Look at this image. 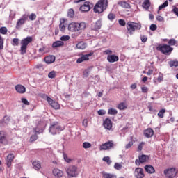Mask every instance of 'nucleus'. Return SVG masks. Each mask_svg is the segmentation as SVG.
Listing matches in <instances>:
<instances>
[{
  "label": "nucleus",
  "mask_w": 178,
  "mask_h": 178,
  "mask_svg": "<svg viewBox=\"0 0 178 178\" xmlns=\"http://www.w3.org/2000/svg\"><path fill=\"white\" fill-rule=\"evenodd\" d=\"M87 24L86 22H72L68 25L69 31H83L86 30Z\"/></svg>",
  "instance_id": "nucleus-1"
},
{
  "label": "nucleus",
  "mask_w": 178,
  "mask_h": 178,
  "mask_svg": "<svg viewBox=\"0 0 178 178\" xmlns=\"http://www.w3.org/2000/svg\"><path fill=\"white\" fill-rule=\"evenodd\" d=\"M108 8V0H99L94 6L95 13H102Z\"/></svg>",
  "instance_id": "nucleus-2"
},
{
  "label": "nucleus",
  "mask_w": 178,
  "mask_h": 178,
  "mask_svg": "<svg viewBox=\"0 0 178 178\" xmlns=\"http://www.w3.org/2000/svg\"><path fill=\"white\" fill-rule=\"evenodd\" d=\"M33 42V37L31 36H28L26 38H24L21 41V55H24L26 52L27 51V45L30 44V42Z\"/></svg>",
  "instance_id": "nucleus-3"
},
{
  "label": "nucleus",
  "mask_w": 178,
  "mask_h": 178,
  "mask_svg": "<svg viewBox=\"0 0 178 178\" xmlns=\"http://www.w3.org/2000/svg\"><path fill=\"white\" fill-rule=\"evenodd\" d=\"M65 128L60 126L58 122H53L51 124L50 127L49 129V133L52 134L53 136H55V134H59L60 131L64 130Z\"/></svg>",
  "instance_id": "nucleus-4"
},
{
  "label": "nucleus",
  "mask_w": 178,
  "mask_h": 178,
  "mask_svg": "<svg viewBox=\"0 0 178 178\" xmlns=\"http://www.w3.org/2000/svg\"><path fill=\"white\" fill-rule=\"evenodd\" d=\"M66 173L70 178L77 177L79 176V171L77 166L70 165L66 170Z\"/></svg>",
  "instance_id": "nucleus-5"
},
{
  "label": "nucleus",
  "mask_w": 178,
  "mask_h": 178,
  "mask_svg": "<svg viewBox=\"0 0 178 178\" xmlns=\"http://www.w3.org/2000/svg\"><path fill=\"white\" fill-rule=\"evenodd\" d=\"M157 49L161 51V52L164 54V55H170V54H172V51H173V48L170 47V46L168 44H160L157 47Z\"/></svg>",
  "instance_id": "nucleus-6"
},
{
  "label": "nucleus",
  "mask_w": 178,
  "mask_h": 178,
  "mask_svg": "<svg viewBox=\"0 0 178 178\" xmlns=\"http://www.w3.org/2000/svg\"><path fill=\"white\" fill-rule=\"evenodd\" d=\"M115 147H116V145L113 143V141L109 140L100 146V151H109V149H112Z\"/></svg>",
  "instance_id": "nucleus-7"
},
{
  "label": "nucleus",
  "mask_w": 178,
  "mask_h": 178,
  "mask_svg": "<svg viewBox=\"0 0 178 178\" xmlns=\"http://www.w3.org/2000/svg\"><path fill=\"white\" fill-rule=\"evenodd\" d=\"M92 8H94V4L87 1L80 7L79 10H81V12H90Z\"/></svg>",
  "instance_id": "nucleus-8"
},
{
  "label": "nucleus",
  "mask_w": 178,
  "mask_h": 178,
  "mask_svg": "<svg viewBox=\"0 0 178 178\" xmlns=\"http://www.w3.org/2000/svg\"><path fill=\"white\" fill-rule=\"evenodd\" d=\"M28 19H29V15L24 14L22 16V17L19 19H18V21L17 22L16 29H20V27H22V26H23V24H24L26 22H27Z\"/></svg>",
  "instance_id": "nucleus-9"
},
{
  "label": "nucleus",
  "mask_w": 178,
  "mask_h": 178,
  "mask_svg": "<svg viewBox=\"0 0 178 178\" xmlns=\"http://www.w3.org/2000/svg\"><path fill=\"white\" fill-rule=\"evenodd\" d=\"M176 173H177V171H176V169L175 168H170L164 170V175H165L168 178L175 177V176H176Z\"/></svg>",
  "instance_id": "nucleus-10"
},
{
  "label": "nucleus",
  "mask_w": 178,
  "mask_h": 178,
  "mask_svg": "<svg viewBox=\"0 0 178 178\" xmlns=\"http://www.w3.org/2000/svg\"><path fill=\"white\" fill-rule=\"evenodd\" d=\"M134 176L136 178H143L145 175H144V170L141 168H137L134 171Z\"/></svg>",
  "instance_id": "nucleus-11"
},
{
  "label": "nucleus",
  "mask_w": 178,
  "mask_h": 178,
  "mask_svg": "<svg viewBox=\"0 0 178 178\" xmlns=\"http://www.w3.org/2000/svg\"><path fill=\"white\" fill-rule=\"evenodd\" d=\"M92 56V53L82 55L80 58H79L76 60V63H83V62H86V60H89L90 56Z\"/></svg>",
  "instance_id": "nucleus-12"
},
{
  "label": "nucleus",
  "mask_w": 178,
  "mask_h": 178,
  "mask_svg": "<svg viewBox=\"0 0 178 178\" xmlns=\"http://www.w3.org/2000/svg\"><path fill=\"white\" fill-rule=\"evenodd\" d=\"M127 29L128 34H130V35H133V33H134V26L133 24V22H128L127 23Z\"/></svg>",
  "instance_id": "nucleus-13"
},
{
  "label": "nucleus",
  "mask_w": 178,
  "mask_h": 178,
  "mask_svg": "<svg viewBox=\"0 0 178 178\" xmlns=\"http://www.w3.org/2000/svg\"><path fill=\"white\" fill-rule=\"evenodd\" d=\"M15 159V154L10 153L7 156L6 158V165L8 168H10L12 166V162Z\"/></svg>",
  "instance_id": "nucleus-14"
},
{
  "label": "nucleus",
  "mask_w": 178,
  "mask_h": 178,
  "mask_svg": "<svg viewBox=\"0 0 178 178\" xmlns=\"http://www.w3.org/2000/svg\"><path fill=\"white\" fill-rule=\"evenodd\" d=\"M6 133L3 131H0V144H7Z\"/></svg>",
  "instance_id": "nucleus-15"
},
{
  "label": "nucleus",
  "mask_w": 178,
  "mask_h": 178,
  "mask_svg": "<svg viewBox=\"0 0 178 178\" xmlns=\"http://www.w3.org/2000/svg\"><path fill=\"white\" fill-rule=\"evenodd\" d=\"M103 125L107 130H111L112 129V121L110 118H106L103 122Z\"/></svg>",
  "instance_id": "nucleus-16"
},
{
  "label": "nucleus",
  "mask_w": 178,
  "mask_h": 178,
  "mask_svg": "<svg viewBox=\"0 0 178 178\" xmlns=\"http://www.w3.org/2000/svg\"><path fill=\"white\" fill-rule=\"evenodd\" d=\"M107 60L109 63H115V62H118L119 60V56L116 55H108L107 56Z\"/></svg>",
  "instance_id": "nucleus-17"
},
{
  "label": "nucleus",
  "mask_w": 178,
  "mask_h": 178,
  "mask_svg": "<svg viewBox=\"0 0 178 178\" xmlns=\"http://www.w3.org/2000/svg\"><path fill=\"white\" fill-rule=\"evenodd\" d=\"M52 173L55 177L60 178L63 176V171L58 168H54L52 171Z\"/></svg>",
  "instance_id": "nucleus-18"
},
{
  "label": "nucleus",
  "mask_w": 178,
  "mask_h": 178,
  "mask_svg": "<svg viewBox=\"0 0 178 178\" xmlns=\"http://www.w3.org/2000/svg\"><path fill=\"white\" fill-rule=\"evenodd\" d=\"M102 27V21L101 19L97 20L95 24L92 26V30L98 31Z\"/></svg>",
  "instance_id": "nucleus-19"
},
{
  "label": "nucleus",
  "mask_w": 178,
  "mask_h": 178,
  "mask_svg": "<svg viewBox=\"0 0 178 178\" xmlns=\"http://www.w3.org/2000/svg\"><path fill=\"white\" fill-rule=\"evenodd\" d=\"M144 136L147 138H151V137L154 136V129L151 128H147L146 130L144 131Z\"/></svg>",
  "instance_id": "nucleus-20"
},
{
  "label": "nucleus",
  "mask_w": 178,
  "mask_h": 178,
  "mask_svg": "<svg viewBox=\"0 0 178 178\" xmlns=\"http://www.w3.org/2000/svg\"><path fill=\"white\" fill-rule=\"evenodd\" d=\"M15 90L19 94H24L26 92V87L23 86V85H16Z\"/></svg>",
  "instance_id": "nucleus-21"
},
{
  "label": "nucleus",
  "mask_w": 178,
  "mask_h": 178,
  "mask_svg": "<svg viewBox=\"0 0 178 178\" xmlns=\"http://www.w3.org/2000/svg\"><path fill=\"white\" fill-rule=\"evenodd\" d=\"M48 104H49L54 109H60V105L52 99H50V102H49Z\"/></svg>",
  "instance_id": "nucleus-22"
},
{
  "label": "nucleus",
  "mask_w": 178,
  "mask_h": 178,
  "mask_svg": "<svg viewBox=\"0 0 178 178\" xmlns=\"http://www.w3.org/2000/svg\"><path fill=\"white\" fill-rule=\"evenodd\" d=\"M55 56H47L44 58V62L49 65L51 63H54V62H55Z\"/></svg>",
  "instance_id": "nucleus-23"
},
{
  "label": "nucleus",
  "mask_w": 178,
  "mask_h": 178,
  "mask_svg": "<svg viewBox=\"0 0 178 178\" xmlns=\"http://www.w3.org/2000/svg\"><path fill=\"white\" fill-rule=\"evenodd\" d=\"M145 170H146V172L149 174L155 173V168H154V167L150 165H145Z\"/></svg>",
  "instance_id": "nucleus-24"
},
{
  "label": "nucleus",
  "mask_w": 178,
  "mask_h": 178,
  "mask_svg": "<svg viewBox=\"0 0 178 178\" xmlns=\"http://www.w3.org/2000/svg\"><path fill=\"white\" fill-rule=\"evenodd\" d=\"M77 49H86L87 48V43L84 42H79L76 44Z\"/></svg>",
  "instance_id": "nucleus-25"
},
{
  "label": "nucleus",
  "mask_w": 178,
  "mask_h": 178,
  "mask_svg": "<svg viewBox=\"0 0 178 178\" xmlns=\"http://www.w3.org/2000/svg\"><path fill=\"white\" fill-rule=\"evenodd\" d=\"M65 43L63 41H56L52 44L53 48H59V47H63Z\"/></svg>",
  "instance_id": "nucleus-26"
},
{
  "label": "nucleus",
  "mask_w": 178,
  "mask_h": 178,
  "mask_svg": "<svg viewBox=\"0 0 178 178\" xmlns=\"http://www.w3.org/2000/svg\"><path fill=\"white\" fill-rule=\"evenodd\" d=\"M32 165L35 170H39L41 169V163H40V161H35L33 162Z\"/></svg>",
  "instance_id": "nucleus-27"
},
{
  "label": "nucleus",
  "mask_w": 178,
  "mask_h": 178,
  "mask_svg": "<svg viewBox=\"0 0 178 178\" xmlns=\"http://www.w3.org/2000/svg\"><path fill=\"white\" fill-rule=\"evenodd\" d=\"M117 108L120 111H124V109H127V104L124 102H121L118 105Z\"/></svg>",
  "instance_id": "nucleus-28"
},
{
  "label": "nucleus",
  "mask_w": 178,
  "mask_h": 178,
  "mask_svg": "<svg viewBox=\"0 0 178 178\" xmlns=\"http://www.w3.org/2000/svg\"><path fill=\"white\" fill-rule=\"evenodd\" d=\"M59 29L60 31H65V30H66V26H65V19H60Z\"/></svg>",
  "instance_id": "nucleus-29"
},
{
  "label": "nucleus",
  "mask_w": 178,
  "mask_h": 178,
  "mask_svg": "<svg viewBox=\"0 0 178 178\" xmlns=\"http://www.w3.org/2000/svg\"><path fill=\"white\" fill-rule=\"evenodd\" d=\"M104 178H116V175L106 172H102Z\"/></svg>",
  "instance_id": "nucleus-30"
},
{
  "label": "nucleus",
  "mask_w": 178,
  "mask_h": 178,
  "mask_svg": "<svg viewBox=\"0 0 178 178\" xmlns=\"http://www.w3.org/2000/svg\"><path fill=\"white\" fill-rule=\"evenodd\" d=\"M134 24V31H136V30H141V23L140 22H133Z\"/></svg>",
  "instance_id": "nucleus-31"
},
{
  "label": "nucleus",
  "mask_w": 178,
  "mask_h": 178,
  "mask_svg": "<svg viewBox=\"0 0 178 178\" xmlns=\"http://www.w3.org/2000/svg\"><path fill=\"white\" fill-rule=\"evenodd\" d=\"M168 65L170 67H177L178 66V61L177 60H171L168 62Z\"/></svg>",
  "instance_id": "nucleus-32"
},
{
  "label": "nucleus",
  "mask_w": 178,
  "mask_h": 178,
  "mask_svg": "<svg viewBox=\"0 0 178 178\" xmlns=\"http://www.w3.org/2000/svg\"><path fill=\"white\" fill-rule=\"evenodd\" d=\"M120 6H122V8H125L126 9H129L130 8V4L127 3L126 1H120L119 3Z\"/></svg>",
  "instance_id": "nucleus-33"
},
{
  "label": "nucleus",
  "mask_w": 178,
  "mask_h": 178,
  "mask_svg": "<svg viewBox=\"0 0 178 178\" xmlns=\"http://www.w3.org/2000/svg\"><path fill=\"white\" fill-rule=\"evenodd\" d=\"M154 81H158V83H161V81H163V74L159 72V76L154 79Z\"/></svg>",
  "instance_id": "nucleus-34"
},
{
  "label": "nucleus",
  "mask_w": 178,
  "mask_h": 178,
  "mask_svg": "<svg viewBox=\"0 0 178 178\" xmlns=\"http://www.w3.org/2000/svg\"><path fill=\"white\" fill-rule=\"evenodd\" d=\"M147 159H148V156L145 155H142L139 156L140 163H144V162H147Z\"/></svg>",
  "instance_id": "nucleus-35"
},
{
  "label": "nucleus",
  "mask_w": 178,
  "mask_h": 178,
  "mask_svg": "<svg viewBox=\"0 0 178 178\" xmlns=\"http://www.w3.org/2000/svg\"><path fill=\"white\" fill-rule=\"evenodd\" d=\"M108 115H118V110L115 109V108H109L108 111Z\"/></svg>",
  "instance_id": "nucleus-36"
},
{
  "label": "nucleus",
  "mask_w": 178,
  "mask_h": 178,
  "mask_svg": "<svg viewBox=\"0 0 178 178\" xmlns=\"http://www.w3.org/2000/svg\"><path fill=\"white\" fill-rule=\"evenodd\" d=\"M67 16L71 19L74 17V10L72 8L69 9L67 13Z\"/></svg>",
  "instance_id": "nucleus-37"
},
{
  "label": "nucleus",
  "mask_w": 178,
  "mask_h": 178,
  "mask_svg": "<svg viewBox=\"0 0 178 178\" xmlns=\"http://www.w3.org/2000/svg\"><path fill=\"white\" fill-rule=\"evenodd\" d=\"M149 0H145V1L143 3V6L145 8V9H148L150 6Z\"/></svg>",
  "instance_id": "nucleus-38"
},
{
  "label": "nucleus",
  "mask_w": 178,
  "mask_h": 178,
  "mask_svg": "<svg viewBox=\"0 0 178 178\" xmlns=\"http://www.w3.org/2000/svg\"><path fill=\"white\" fill-rule=\"evenodd\" d=\"M122 163H115L114 165V169H115L116 170H120V169H122Z\"/></svg>",
  "instance_id": "nucleus-39"
},
{
  "label": "nucleus",
  "mask_w": 178,
  "mask_h": 178,
  "mask_svg": "<svg viewBox=\"0 0 178 178\" xmlns=\"http://www.w3.org/2000/svg\"><path fill=\"white\" fill-rule=\"evenodd\" d=\"M168 5H169V2H168V1H165L163 4L159 6V10H162V9H163V8H166Z\"/></svg>",
  "instance_id": "nucleus-40"
},
{
  "label": "nucleus",
  "mask_w": 178,
  "mask_h": 178,
  "mask_svg": "<svg viewBox=\"0 0 178 178\" xmlns=\"http://www.w3.org/2000/svg\"><path fill=\"white\" fill-rule=\"evenodd\" d=\"M165 112H166V110L163 108L160 110L157 114L159 118H163V115H165Z\"/></svg>",
  "instance_id": "nucleus-41"
},
{
  "label": "nucleus",
  "mask_w": 178,
  "mask_h": 178,
  "mask_svg": "<svg viewBox=\"0 0 178 178\" xmlns=\"http://www.w3.org/2000/svg\"><path fill=\"white\" fill-rule=\"evenodd\" d=\"M56 76V72L55 71H51L48 74L49 79H55Z\"/></svg>",
  "instance_id": "nucleus-42"
},
{
  "label": "nucleus",
  "mask_w": 178,
  "mask_h": 178,
  "mask_svg": "<svg viewBox=\"0 0 178 178\" xmlns=\"http://www.w3.org/2000/svg\"><path fill=\"white\" fill-rule=\"evenodd\" d=\"M40 97L43 99H46V101H47V102H51V97H48V95H47L46 94H42L40 95Z\"/></svg>",
  "instance_id": "nucleus-43"
},
{
  "label": "nucleus",
  "mask_w": 178,
  "mask_h": 178,
  "mask_svg": "<svg viewBox=\"0 0 178 178\" xmlns=\"http://www.w3.org/2000/svg\"><path fill=\"white\" fill-rule=\"evenodd\" d=\"M116 17V15L112 13H110L108 15V19L111 20V22H113V20H115V18Z\"/></svg>",
  "instance_id": "nucleus-44"
},
{
  "label": "nucleus",
  "mask_w": 178,
  "mask_h": 178,
  "mask_svg": "<svg viewBox=\"0 0 178 178\" xmlns=\"http://www.w3.org/2000/svg\"><path fill=\"white\" fill-rule=\"evenodd\" d=\"M29 20L34 21L37 19V15L35 13H31L30 15H28Z\"/></svg>",
  "instance_id": "nucleus-45"
},
{
  "label": "nucleus",
  "mask_w": 178,
  "mask_h": 178,
  "mask_svg": "<svg viewBox=\"0 0 178 178\" xmlns=\"http://www.w3.org/2000/svg\"><path fill=\"white\" fill-rule=\"evenodd\" d=\"M63 158H64V161L65 162H67V163H70V162H72V160L70 158H69L67 156V155H66V154L63 153Z\"/></svg>",
  "instance_id": "nucleus-46"
},
{
  "label": "nucleus",
  "mask_w": 178,
  "mask_h": 178,
  "mask_svg": "<svg viewBox=\"0 0 178 178\" xmlns=\"http://www.w3.org/2000/svg\"><path fill=\"white\" fill-rule=\"evenodd\" d=\"M83 148H85V149L91 148V143H90L88 142H85L83 143Z\"/></svg>",
  "instance_id": "nucleus-47"
},
{
  "label": "nucleus",
  "mask_w": 178,
  "mask_h": 178,
  "mask_svg": "<svg viewBox=\"0 0 178 178\" xmlns=\"http://www.w3.org/2000/svg\"><path fill=\"white\" fill-rule=\"evenodd\" d=\"M103 161L104 162H106V163H108V165H111V163H112V161H111V158H109V156L104 157Z\"/></svg>",
  "instance_id": "nucleus-48"
},
{
  "label": "nucleus",
  "mask_w": 178,
  "mask_h": 178,
  "mask_svg": "<svg viewBox=\"0 0 178 178\" xmlns=\"http://www.w3.org/2000/svg\"><path fill=\"white\" fill-rule=\"evenodd\" d=\"M90 72H91V68L85 70L83 71L84 77H88V75L90 74Z\"/></svg>",
  "instance_id": "nucleus-49"
},
{
  "label": "nucleus",
  "mask_w": 178,
  "mask_h": 178,
  "mask_svg": "<svg viewBox=\"0 0 178 178\" xmlns=\"http://www.w3.org/2000/svg\"><path fill=\"white\" fill-rule=\"evenodd\" d=\"M0 33L3 35L6 34L8 33V29L6 27L0 28Z\"/></svg>",
  "instance_id": "nucleus-50"
},
{
  "label": "nucleus",
  "mask_w": 178,
  "mask_h": 178,
  "mask_svg": "<svg viewBox=\"0 0 178 178\" xmlns=\"http://www.w3.org/2000/svg\"><path fill=\"white\" fill-rule=\"evenodd\" d=\"M61 41H68V40H70V36L69 35H63L60 38Z\"/></svg>",
  "instance_id": "nucleus-51"
},
{
  "label": "nucleus",
  "mask_w": 178,
  "mask_h": 178,
  "mask_svg": "<svg viewBox=\"0 0 178 178\" xmlns=\"http://www.w3.org/2000/svg\"><path fill=\"white\" fill-rule=\"evenodd\" d=\"M118 23L120 26H126V21H124V19H119Z\"/></svg>",
  "instance_id": "nucleus-52"
},
{
  "label": "nucleus",
  "mask_w": 178,
  "mask_h": 178,
  "mask_svg": "<svg viewBox=\"0 0 178 178\" xmlns=\"http://www.w3.org/2000/svg\"><path fill=\"white\" fill-rule=\"evenodd\" d=\"M3 49V39L2 38V36L0 35V50Z\"/></svg>",
  "instance_id": "nucleus-53"
},
{
  "label": "nucleus",
  "mask_w": 178,
  "mask_h": 178,
  "mask_svg": "<svg viewBox=\"0 0 178 178\" xmlns=\"http://www.w3.org/2000/svg\"><path fill=\"white\" fill-rule=\"evenodd\" d=\"M33 130H34L35 133H36V134H40L42 133V131H44L43 129H38V127L35 128Z\"/></svg>",
  "instance_id": "nucleus-54"
},
{
  "label": "nucleus",
  "mask_w": 178,
  "mask_h": 178,
  "mask_svg": "<svg viewBox=\"0 0 178 178\" xmlns=\"http://www.w3.org/2000/svg\"><path fill=\"white\" fill-rule=\"evenodd\" d=\"M176 40L175 39H170L169 41H168V44L171 46H173V45H176Z\"/></svg>",
  "instance_id": "nucleus-55"
},
{
  "label": "nucleus",
  "mask_w": 178,
  "mask_h": 178,
  "mask_svg": "<svg viewBox=\"0 0 178 178\" xmlns=\"http://www.w3.org/2000/svg\"><path fill=\"white\" fill-rule=\"evenodd\" d=\"M13 45L17 47V45H19V39L14 38L13 40Z\"/></svg>",
  "instance_id": "nucleus-56"
},
{
  "label": "nucleus",
  "mask_w": 178,
  "mask_h": 178,
  "mask_svg": "<svg viewBox=\"0 0 178 178\" xmlns=\"http://www.w3.org/2000/svg\"><path fill=\"white\" fill-rule=\"evenodd\" d=\"M156 19L158 22H162L163 23L165 22V19L161 15L156 16Z\"/></svg>",
  "instance_id": "nucleus-57"
},
{
  "label": "nucleus",
  "mask_w": 178,
  "mask_h": 178,
  "mask_svg": "<svg viewBox=\"0 0 178 178\" xmlns=\"http://www.w3.org/2000/svg\"><path fill=\"white\" fill-rule=\"evenodd\" d=\"M140 40L142 42H147V40H148V38L145 35H140Z\"/></svg>",
  "instance_id": "nucleus-58"
},
{
  "label": "nucleus",
  "mask_w": 178,
  "mask_h": 178,
  "mask_svg": "<svg viewBox=\"0 0 178 178\" xmlns=\"http://www.w3.org/2000/svg\"><path fill=\"white\" fill-rule=\"evenodd\" d=\"M157 28H158V26H156V24H152L150 25V30L152 31H155V30H156Z\"/></svg>",
  "instance_id": "nucleus-59"
},
{
  "label": "nucleus",
  "mask_w": 178,
  "mask_h": 178,
  "mask_svg": "<svg viewBox=\"0 0 178 178\" xmlns=\"http://www.w3.org/2000/svg\"><path fill=\"white\" fill-rule=\"evenodd\" d=\"M106 113V112L105 111V110H99L98 111V115H99V116H104Z\"/></svg>",
  "instance_id": "nucleus-60"
},
{
  "label": "nucleus",
  "mask_w": 178,
  "mask_h": 178,
  "mask_svg": "<svg viewBox=\"0 0 178 178\" xmlns=\"http://www.w3.org/2000/svg\"><path fill=\"white\" fill-rule=\"evenodd\" d=\"M37 138H38V136H37V134L33 135L31 136V141H35V140H37Z\"/></svg>",
  "instance_id": "nucleus-61"
},
{
  "label": "nucleus",
  "mask_w": 178,
  "mask_h": 178,
  "mask_svg": "<svg viewBox=\"0 0 178 178\" xmlns=\"http://www.w3.org/2000/svg\"><path fill=\"white\" fill-rule=\"evenodd\" d=\"M22 104H24V105H30V103L29 102V101L26 98H22Z\"/></svg>",
  "instance_id": "nucleus-62"
},
{
  "label": "nucleus",
  "mask_w": 178,
  "mask_h": 178,
  "mask_svg": "<svg viewBox=\"0 0 178 178\" xmlns=\"http://www.w3.org/2000/svg\"><path fill=\"white\" fill-rule=\"evenodd\" d=\"M172 12H173V13H175V15L178 17V8L174 6Z\"/></svg>",
  "instance_id": "nucleus-63"
},
{
  "label": "nucleus",
  "mask_w": 178,
  "mask_h": 178,
  "mask_svg": "<svg viewBox=\"0 0 178 178\" xmlns=\"http://www.w3.org/2000/svg\"><path fill=\"white\" fill-rule=\"evenodd\" d=\"M103 54L104 55H112V50H109V49L105 50L103 52Z\"/></svg>",
  "instance_id": "nucleus-64"
}]
</instances>
